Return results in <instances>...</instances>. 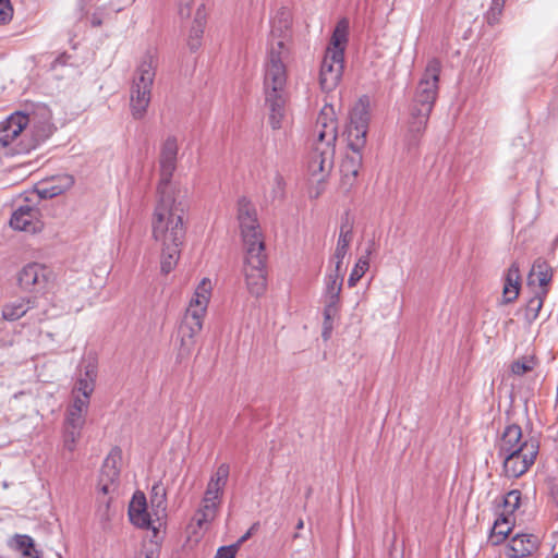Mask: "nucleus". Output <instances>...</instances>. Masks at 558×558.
I'll return each mask as SVG.
<instances>
[{
    "label": "nucleus",
    "instance_id": "1",
    "mask_svg": "<svg viewBox=\"0 0 558 558\" xmlns=\"http://www.w3.org/2000/svg\"><path fill=\"white\" fill-rule=\"evenodd\" d=\"M180 206L175 193L157 194L150 225L153 239L160 247V267L163 274L175 268L185 239L186 227Z\"/></svg>",
    "mask_w": 558,
    "mask_h": 558
},
{
    "label": "nucleus",
    "instance_id": "2",
    "mask_svg": "<svg viewBox=\"0 0 558 558\" xmlns=\"http://www.w3.org/2000/svg\"><path fill=\"white\" fill-rule=\"evenodd\" d=\"M338 137V123L335 108L325 105L316 119L313 131V149L307 161V174L312 184H316L314 197L324 191V183L332 167Z\"/></svg>",
    "mask_w": 558,
    "mask_h": 558
},
{
    "label": "nucleus",
    "instance_id": "3",
    "mask_svg": "<svg viewBox=\"0 0 558 558\" xmlns=\"http://www.w3.org/2000/svg\"><path fill=\"white\" fill-rule=\"evenodd\" d=\"M440 72V61L435 58L428 60L424 73L418 81L411 106L405 135L409 148L417 145L426 129L429 114L438 95Z\"/></svg>",
    "mask_w": 558,
    "mask_h": 558
},
{
    "label": "nucleus",
    "instance_id": "4",
    "mask_svg": "<svg viewBox=\"0 0 558 558\" xmlns=\"http://www.w3.org/2000/svg\"><path fill=\"white\" fill-rule=\"evenodd\" d=\"M349 28V20L343 17L337 23L332 32L319 72V84L323 90H333L342 78Z\"/></svg>",
    "mask_w": 558,
    "mask_h": 558
},
{
    "label": "nucleus",
    "instance_id": "5",
    "mask_svg": "<svg viewBox=\"0 0 558 558\" xmlns=\"http://www.w3.org/2000/svg\"><path fill=\"white\" fill-rule=\"evenodd\" d=\"M158 58L148 50L141 59L130 89V108L134 119H142L150 104Z\"/></svg>",
    "mask_w": 558,
    "mask_h": 558
},
{
    "label": "nucleus",
    "instance_id": "6",
    "mask_svg": "<svg viewBox=\"0 0 558 558\" xmlns=\"http://www.w3.org/2000/svg\"><path fill=\"white\" fill-rule=\"evenodd\" d=\"M229 473V464L221 463L210 476L201 501V507L193 517V523L199 530H207L209 524L215 520L221 504L225 487L228 483Z\"/></svg>",
    "mask_w": 558,
    "mask_h": 558
},
{
    "label": "nucleus",
    "instance_id": "7",
    "mask_svg": "<svg viewBox=\"0 0 558 558\" xmlns=\"http://www.w3.org/2000/svg\"><path fill=\"white\" fill-rule=\"evenodd\" d=\"M238 219L245 248V258H266L263 234L254 205L246 198L238 203Z\"/></svg>",
    "mask_w": 558,
    "mask_h": 558
},
{
    "label": "nucleus",
    "instance_id": "8",
    "mask_svg": "<svg viewBox=\"0 0 558 558\" xmlns=\"http://www.w3.org/2000/svg\"><path fill=\"white\" fill-rule=\"evenodd\" d=\"M290 50L266 48L264 63V89L265 95H283L287 84L286 61Z\"/></svg>",
    "mask_w": 558,
    "mask_h": 558
},
{
    "label": "nucleus",
    "instance_id": "9",
    "mask_svg": "<svg viewBox=\"0 0 558 558\" xmlns=\"http://www.w3.org/2000/svg\"><path fill=\"white\" fill-rule=\"evenodd\" d=\"M369 122V101L366 97L360 98L350 111L348 126V144L352 151L362 150L366 143Z\"/></svg>",
    "mask_w": 558,
    "mask_h": 558
},
{
    "label": "nucleus",
    "instance_id": "10",
    "mask_svg": "<svg viewBox=\"0 0 558 558\" xmlns=\"http://www.w3.org/2000/svg\"><path fill=\"white\" fill-rule=\"evenodd\" d=\"M270 31L267 38V48L290 50L292 15L288 8L281 7L274 11L269 20Z\"/></svg>",
    "mask_w": 558,
    "mask_h": 558
},
{
    "label": "nucleus",
    "instance_id": "11",
    "mask_svg": "<svg viewBox=\"0 0 558 558\" xmlns=\"http://www.w3.org/2000/svg\"><path fill=\"white\" fill-rule=\"evenodd\" d=\"M129 518L135 526L150 530L153 532V538H160L165 522L154 517V511L149 512L147 510V501L143 493L136 492L133 495L129 505Z\"/></svg>",
    "mask_w": 558,
    "mask_h": 558
},
{
    "label": "nucleus",
    "instance_id": "12",
    "mask_svg": "<svg viewBox=\"0 0 558 558\" xmlns=\"http://www.w3.org/2000/svg\"><path fill=\"white\" fill-rule=\"evenodd\" d=\"M122 461V451L119 448H113L106 457L99 478H98V490L104 496H109L111 498L118 492L119 488V476H120V464ZM109 500H104V502L108 506Z\"/></svg>",
    "mask_w": 558,
    "mask_h": 558
},
{
    "label": "nucleus",
    "instance_id": "13",
    "mask_svg": "<svg viewBox=\"0 0 558 558\" xmlns=\"http://www.w3.org/2000/svg\"><path fill=\"white\" fill-rule=\"evenodd\" d=\"M207 310L187 305L178 336L180 339L181 351L190 353L195 344L196 336L202 331Z\"/></svg>",
    "mask_w": 558,
    "mask_h": 558
},
{
    "label": "nucleus",
    "instance_id": "14",
    "mask_svg": "<svg viewBox=\"0 0 558 558\" xmlns=\"http://www.w3.org/2000/svg\"><path fill=\"white\" fill-rule=\"evenodd\" d=\"M178 142L174 137H168L160 154V179L157 186V194L175 193L171 183L172 174L177 166Z\"/></svg>",
    "mask_w": 558,
    "mask_h": 558
},
{
    "label": "nucleus",
    "instance_id": "15",
    "mask_svg": "<svg viewBox=\"0 0 558 558\" xmlns=\"http://www.w3.org/2000/svg\"><path fill=\"white\" fill-rule=\"evenodd\" d=\"M538 444L525 445V448L521 451H517L511 454L501 457L502 466L506 476L508 477H520L534 464L535 459L538 454Z\"/></svg>",
    "mask_w": 558,
    "mask_h": 558
},
{
    "label": "nucleus",
    "instance_id": "16",
    "mask_svg": "<svg viewBox=\"0 0 558 558\" xmlns=\"http://www.w3.org/2000/svg\"><path fill=\"white\" fill-rule=\"evenodd\" d=\"M53 274L45 265L29 263L19 274L20 286L29 291L44 292L50 288Z\"/></svg>",
    "mask_w": 558,
    "mask_h": 558
},
{
    "label": "nucleus",
    "instance_id": "17",
    "mask_svg": "<svg viewBox=\"0 0 558 558\" xmlns=\"http://www.w3.org/2000/svg\"><path fill=\"white\" fill-rule=\"evenodd\" d=\"M266 258L244 259L243 274L250 294L260 296L266 291Z\"/></svg>",
    "mask_w": 558,
    "mask_h": 558
},
{
    "label": "nucleus",
    "instance_id": "18",
    "mask_svg": "<svg viewBox=\"0 0 558 558\" xmlns=\"http://www.w3.org/2000/svg\"><path fill=\"white\" fill-rule=\"evenodd\" d=\"M530 444H538L533 438L524 437L522 434V429L517 424H510L505 427L501 433L496 448L498 457L501 458L507 456L508 453H515L517 451H522L525 448V445Z\"/></svg>",
    "mask_w": 558,
    "mask_h": 558
},
{
    "label": "nucleus",
    "instance_id": "19",
    "mask_svg": "<svg viewBox=\"0 0 558 558\" xmlns=\"http://www.w3.org/2000/svg\"><path fill=\"white\" fill-rule=\"evenodd\" d=\"M10 226L20 231L36 233L41 230L39 209L31 205L20 206L10 219Z\"/></svg>",
    "mask_w": 558,
    "mask_h": 558
},
{
    "label": "nucleus",
    "instance_id": "20",
    "mask_svg": "<svg viewBox=\"0 0 558 558\" xmlns=\"http://www.w3.org/2000/svg\"><path fill=\"white\" fill-rule=\"evenodd\" d=\"M97 379V362L93 357L83 360L76 381L72 389V395L78 393L84 396H92L95 389Z\"/></svg>",
    "mask_w": 558,
    "mask_h": 558
},
{
    "label": "nucleus",
    "instance_id": "21",
    "mask_svg": "<svg viewBox=\"0 0 558 558\" xmlns=\"http://www.w3.org/2000/svg\"><path fill=\"white\" fill-rule=\"evenodd\" d=\"M29 118L22 113L15 112L11 114L4 122L1 124L0 130V145L3 147H8L14 143L15 140L21 135V133L28 126Z\"/></svg>",
    "mask_w": 558,
    "mask_h": 558
},
{
    "label": "nucleus",
    "instance_id": "22",
    "mask_svg": "<svg viewBox=\"0 0 558 558\" xmlns=\"http://www.w3.org/2000/svg\"><path fill=\"white\" fill-rule=\"evenodd\" d=\"M29 118L28 128L31 129L36 142H41L48 138L54 131V126L51 122V113L46 107L38 108L31 114H26Z\"/></svg>",
    "mask_w": 558,
    "mask_h": 558
},
{
    "label": "nucleus",
    "instance_id": "23",
    "mask_svg": "<svg viewBox=\"0 0 558 558\" xmlns=\"http://www.w3.org/2000/svg\"><path fill=\"white\" fill-rule=\"evenodd\" d=\"M539 538L533 534H517L514 535L508 546L507 555L510 558H524L531 556L538 549Z\"/></svg>",
    "mask_w": 558,
    "mask_h": 558
},
{
    "label": "nucleus",
    "instance_id": "24",
    "mask_svg": "<svg viewBox=\"0 0 558 558\" xmlns=\"http://www.w3.org/2000/svg\"><path fill=\"white\" fill-rule=\"evenodd\" d=\"M36 305L35 300L32 299H19L12 301L4 305L2 310V317L5 320H16L24 316L27 313H31L29 318L41 322L44 319V315L37 312H34Z\"/></svg>",
    "mask_w": 558,
    "mask_h": 558
},
{
    "label": "nucleus",
    "instance_id": "25",
    "mask_svg": "<svg viewBox=\"0 0 558 558\" xmlns=\"http://www.w3.org/2000/svg\"><path fill=\"white\" fill-rule=\"evenodd\" d=\"M353 239V226L350 220L347 218L341 222L339 236L337 241V246L335 253L331 257V262L335 264L337 271L341 270L343 259L348 254L350 244Z\"/></svg>",
    "mask_w": 558,
    "mask_h": 558
},
{
    "label": "nucleus",
    "instance_id": "26",
    "mask_svg": "<svg viewBox=\"0 0 558 558\" xmlns=\"http://www.w3.org/2000/svg\"><path fill=\"white\" fill-rule=\"evenodd\" d=\"M520 268L517 263H512L505 276L502 289V302L505 304L517 300L520 292Z\"/></svg>",
    "mask_w": 558,
    "mask_h": 558
},
{
    "label": "nucleus",
    "instance_id": "27",
    "mask_svg": "<svg viewBox=\"0 0 558 558\" xmlns=\"http://www.w3.org/2000/svg\"><path fill=\"white\" fill-rule=\"evenodd\" d=\"M551 279L553 268L550 265L542 258L536 259L529 275V284L533 286L537 282L538 290H543L547 289Z\"/></svg>",
    "mask_w": 558,
    "mask_h": 558
},
{
    "label": "nucleus",
    "instance_id": "28",
    "mask_svg": "<svg viewBox=\"0 0 558 558\" xmlns=\"http://www.w3.org/2000/svg\"><path fill=\"white\" fill-rule=\"evenodd\" d=\"M266 104L269 108V123L274 130L283 128L284 97L283 95H267Z\"/></svg>",
    "mask_w": 558,
    "mask_h": 558
},
{
    "label": "nucleus",
    "instance_id": "29",
    "mask_svg": "<svg viewBox=\"0 0 558 558\" xmlns=\"http://www.w3.org/2000/svg\"><path fill=\"white\" fill-rule=\"evenodd\" d=\"M215 283L210 278H203L196 286L189 305L207 310L214 290Z\"/></svg>",
    "mask_w": 558,
    "mask_h": 558
},
{
    "label": "nucleus",
    "instance_id": "30",
    "mask_svg": "<svg viewBox=\"0 0 558 558\" xmlns=\"http://www.w3.org/2000/svg\"><path fill=\"white\" fill-rule=\"evenodd\" d=\"M514 525V519L506 514L505 512L500 513L494 522L492 529L490 538L494 544H499L508 536Z\"/></svg>",
    "mask_w": 558,
    "mask_h": 558
},
{
    "label": "nucleus",
    "instance_id": "31",
    "mask_svg": "<svg viewBox=\"0 0 558 558\" xmlns=\"http://www.w3.org/2000/svg\"><path fill=\"white\" fill-rule=\"evenodd\" d=\"M150 507L151 511H154V517L161 519V522L166 523V489L160 483H156L151 488Z\"/></svg>",
    "mask_w": 558,
    "mask_h": 558
},
{
    "label": "nucleus",
    "instance_id": "32",
    "mask_svg": "<svg viewBox=\"0 0 558 558\" xmlns=\"http://www.w3.org/2000/svg\"><path fill=\"white\" fill-rule=\"evenodd\" d=\"M325 293L329 301L337 303L342 287V275L341 270H335L326 276L325 279Z\"/></svg>",
    "mask_w": 558,
    "mask_h": 558
},
{
    "label": "nucleus",
    "instance_id": "33",
    "mask_svg": "<svg viewBox=\"0 0 558 558\" xmlns=\"http://www.w3.org/2000/svg\"><path fill=\"white\" fill-rule=\"evenodd\" d=\"M548 289L537 290L532 296L525 307V318L531 323L534 322L543 307L544 300L547 295Z\"/></svg>",
    "mask_w": 558,
    "mask_h": 558
},
{
    "label": "nucleus",
    "instance_id": "34",
    "mask_svg": "<svg viewBox=\"0 0 558 558\" xmlns=\"http://www.w3.org/2000/svg\"><path fill=\"white\" fill-rule=\"evenodd\" d=\"M369 254H371V252L367 251L365 255L361 256L356 260V263H355V265H354V267H353V269H352V271L350 274V277L348 279L349 287L356 286V283L361 280V278L368 270V268H369V258H368Z\"/></svg>",
    "mask_w": 558,
    "mask_h": 558
},
{
    "label": "nucleus",
    "instance_id": "35",
    "mask_svg": "<svg viewBox=\"0 0 558 558\" xmlns=\"http://www.w3.org/2000/svg\"><path fill=\"white\" fill-rule=\"evenodd\" d=\"M74 184V179L71 175H62L60 178V184L51 185L50 187H44L38 191L41 197H54L62 194L65 190L70 189Z\"/></svg>",
    "mask_w": 558,
    "mask_h": 558
},
{
    "label": "nucleus",
    "instance_id": "36",
    "mask_svg": "<svg viewBox=\"0 0 558 558\" xmlns=\"http://www.w3.org/2000/svg\"><path fill=\"white\" fill-rule=\"evenodd\" d=\"M362 166L361 150L353 151L352 156H347L341 165V171L345 177L351 175L353 179L357 177Z\"/></svg>",
    "mask_w": 558,
    "mask_h": 558
},
{
    "label": "nucleus",
    "instance_id": "37",
    "mask_svg": "<svg viewBox=\"0 0 558 558\" xmlns=\"http://www.w3.org/2000/svg\"><path fill=\"white\" fill-rule=\"evenodd\" d=\"M15 547L22 554L23 558H38L34 541L28 535H16Z\"/></svg>",
    "mask_w": 558,
    "mask_h": 558
},
{
    "label": "nucleus",
    "instance_id": "38",
    "mask_svg": "<svg viewBox=\"0 0 558 558\" xmlns=\"http://www.w3.org/2000/svg\"><path fill=\"white\" fill-rule=\"evenodd\" d=\"M83 428H76L73 426L64 425L63 430V447L68 451L72 452L76 448V444L81 437V432Z\"/></svg>",
    "mask_w": 558,
    "mask_h": 558
},
{
    "label": "nucleus",
    "instance_id": "39",
    "mask_svg": "<svg viewBox=\"0 0 558 558\" xmlns=\"http://www.w3.org/2000/svg\"><path fill=\"white\" fill-rule=\"evenodd\" d=\"M521 493L518 489L510 490L504 498V512L513 515L514 511L520 507Z\"/></svg>",
    "mask_w": 558,
    "mask_h": 558
},
{
    "label": "nucleus",
    "instance_id": "40",
    "mask_svg": "<svg viewBox=\"0 0 558 558\" xmlns=\"http://www.w3.org/2000/svg\"><path fill=\"white\" fill-rule=\"evenodd\" d=\"M506 0H492L490 7L486 12L487 23L495 25L499 22L502 14Z\"/></svg>",
    "mask_w": 558,
    "mask_h": 558
},
{
    "label": "nucleus",
    "instance_id": "41",
    "mask_svg": "<svg viewBox=\"0 0 558 558\" xmlns=\"http://www.w3.org/2000/svg\"><path fill=\"white\" fill-rule=\"evenodd\" d=\"M85 424V414L82 412L73 409L71 405L69 407L66 411L65 422L64 425L66 426H73L76 428H83Z\"/></svg>",
    "mask_w": 558,
    "mask_h": 558
},
{
    "label": "nucleus",
    "instance_id": "42",
    "mask_svg": "<svg viewBox=\"0 0 558 558\" xmlns=\"http://www.w3.org/2000/svg\"><path fill=\"white\" fill-rule=\"evenodd\" d=\"M158 539L159 538H154L148 544H144L138 553L137 558H158Z\"/></svg>",
    "mask_w": 558,
    "mask_h": 558
},
{
    "label": "nucleus",
    "instance_id": "43",
    "mask_svg": "<svg viewBox=\"0 0 558 558\" xmlns=\"http://www.w3.org/2000/svg\"><path fill=\"white\" fill-rule=\"evenodd\" d=\"M534 368V361L532 359H523L512 364L511 371L514 375L522 376Z\"/></svg>",
    "mask_w": 558,
    "mask_h": 558
},
{
    "label": "nucleus",
    "instance_id": "44",
    "mask_svg": "<svg viewBox=\"0 0 558 558\" xmlns=\"http://www.w3.org/2000/svg\"><path fill=\"white\" fill-rule=\"evenodd\" d=\"M89 399H90V396L75 393V395H73V402H72L71 407L73 409L82 412L83 414H86V412L88 410V405H89Z\"/></svg>",
    "mask_w": 558,
    "mask_h": 558
},
{
    "label": "nucleus",
    "instance_id": "45",
    "mask_svg": "<svg viewBox=\"0 0 558 558\" xmlns=\"http://www.w3.org/2000/svg\"><path fill=\"white\" fill-rule=\"evenodd\" d=\"M13 9L9 0H0V25L7 24L12 20Z\"/></svg>",
    "mask_w": 558,
    "mask_h": 558
},
{
    "label": "nucleus",
    "instance_id": "46",
    "mask_svg": "<svg viewBox=\"0 0 558 558\" xmlns=\"http://www.w3.org/2000/svg\"><path fill=\"white\" fill-rule=\"evenodd\" d=\"M202 35H203L202 25H198L197 27H194L191 31L190 39H189V46H190L191 50H197L199 48Z\"/></svg>",
    "mask_w": 558,
    "mask_h": 558
},
{
    "label": "nucleus",
    "instance_id": "47",
    "mask_svg": "<svg viewBox=\"0 0 558 558\" xmlns=\"http://www.w3.org/2000/svg\"><path fill=\"white\" fill-rule=\"evenodd\" d=\"M238 545L220 547L215 558H235Z\"/></svg>",
    "mask_w": 558,
    "mask_h": 558
},
{
    "label": "nucleus",
    "instance_id": "48",
    "mask_svg": "<svg viewBox=\"0 0 558 558\" xmlns=\"http://www.w3.org/2000/svg\"><path fill=\"white\" fill-rule=\"evenodd\" d=\"M275 197H282L284 193V180L282 175L276 174L274 178V190H272Z\"/></svg>",
    "mask_w": 558,
    "mask_h": 558
},
{
    "label": "nucleus",
    "instance_id": "49",
    "mask_svg": "<svg viewBox=\"0 0 558 558\" xmlns=\"http://www.w3.org/2000/svg\"><path fill=\"white\" fill-rule=\"evenodd\" d=\"M193 0H178L179 14L182 17L190 16Z\"/></svg>",
    "mask_w": 558,
    "mask_h": 558
},
{
    "label": "nucleus",
    "instance_id": "50",
    "mask_svg": "<svg viewBox=\"0 0 558 558\" xmlns=\"http://www.w3.org/2000/svg\"><path fill=\"white\" fill-rule=\"evenodd\" d=\"M336 304L337 303H332V301L328 300V304L326 305V307L324 310V317H325L324 322H327V323L331 322V317L336 312Z\"/></svg>",
    "mask_w": 558,
    "mask_h": 558
},
{
    "label": "nucleus",
    "instance_id": "51",
    "mask_svg": "<svg viewBox=\"0 0 558 558\" xmlns=\"http://www.w3.org/2000/svg\"><path fill=\"white\" fill-rule=\"evenodd\" d=\"M331 329H332V325H331V322H324V328H323V338L325 340H328L330 338V333H331Z\"/></svg>",
    "mask_w": 558,
    "mask_h": 558
},
{
    "label": "nucleus",
    "instance_id": "52",
    "mask_svg": "<svg viewBox=\"0 0 558 558\" xmlns=\"http://www.w3.org/2000/svg\"><path fill=\"white\" fill-rule=\"evenodd\" d=\"M102 23V15L99 12H95L90 17V24L93 26H100Z\"/></svg>",
    "mask_w": 558,
    "mask_h": 558
},
{
    "label": "nucleus",
    "instance_id": "53",
    "mask_svg": "<svg viewBox=\"0 0 558 558\" xmlns=\"http://www.w3.org/2000/svg\"><path fill=\"white\" fill-rule=\"evenodd\" d=\"M303 526H304V522H303V520H302V519H300V520H299V522H298V524H296V529H298V530H302V529H303Z\"/></svg>",
    "mask_w": 558,
    "mask_h": 558
},
{
    "label": "nucleus",
    "instance_id": "54",
    "mask_svg": "<svg viewBox=\"0 0 558 558\" xmlns=\"http://www.w3.org/2000/svg\"><path fill=\"white\" fill-rule=\"evenodd\" d=\"M250 535H251V532L248 531L245 535H243V536L241 537L240 542H244V541H246V539L250 537Z\"/></svg>",
    "mask_w": 558,
    "mask_h": 558
}]
</instances>
